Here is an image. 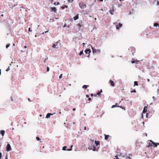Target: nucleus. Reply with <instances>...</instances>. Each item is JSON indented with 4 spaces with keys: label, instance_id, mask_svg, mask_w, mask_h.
I'll list each match as a JSON object with an SVG mask.
<instances>
[{
    "label": "nucleus",
    "instance_id": "nucleus-1",
    "mask_svg": "<svg viewBox=\"0 0 159 159\" xmlns=\"http://www.w3.org/2000/svg\"><path fill=\"white\" fill-rule=\"evenodd\" d=\"M79 6L81 9H84L86 8V5L83 2H81L79 4Z\"/></svg>",
    "mask_w": 159,
    "mask_h": 159
},
{
    "label": "nucleus",
    "instance_id": "nucleus-2",
    "mask_svg": "<svg viewBox=\"0 0 159 159\" xmlns=\"http://www.w3.org/2000/svg\"><path fill=\"white\" fill-rule=\"evenodd\" d=\"M150 142H151L152 143V144H149L150 146H153L155 147H156L157 146V145H159V143H154V142H153L151 140H150Z\"/></svg>",
    "mask_w": 159,
    "mask_h": 159
},
{
    "label": "nucleus",
    "instance_id": "nucleus-3",
    "mask_svg": "<svg viewBox=\"0 0 159 159\" xmlns=\"http://www.w3.org/2000/svg\"><path fill=\"white\" fill-rule=\"evenodd\" d=\"M58 43H60V42L59 41H58L55 43L53 45L52 47L53 48H58V47H57L58 45Z\"/></svg>",
    "mask_w": 159,
    "mask_h": 159
},
{
    "label": "nucleus",
    "instance_id": "nucleus-4",
    "mask_svg": "<svg viewBox=\"0 0 159 159\" xmlns=\"http://www.w3.org/2000/svg\"><path fill=\"white\" fill-rule=\"evenodd\" d=\"M120 155L123 157H126L125 159H131V158L129 156L126 157V156L125 155H122V154H120Z\"/></svg>",
    "mask_w": 159,
    "mask_h": 159
},
{
    "label": "nucleus",
    "instance_id": "nucleus-5",
    "mask_svg": "<svg viewBox=\"0 0 159 159\" xmlns=\"http://www.w3.org/2000/svg\"><path fill=\"white\" fill-rule=\"evenodd\" d=\"M84 52L86 54H87L89 52V54L91 52V51L90 49H87L85 50Z\"/></svg>",
    "mask_w": 159,
    "mask_h": 159
},
{
    "label": "nucleus",
    "instance_id": "nucleus-6",
    "mask_svg": "<svg viewBox=\"0 0 159 159\" xmlns=\"http://www.w3.org/2000/svg\"><path fill=\"white\" fill-rule=\"evenodd\" d=\"M53 114H51V113H48V114H47V115H46V118H49L50 117V116L51 115H53Z\"/></svg>",
    "mask_w": 159,
    "mask_h": 159
},
{
    "label": "nucleus",
    "instance_id": "nucleus-7",
    "mask_svg": "<svg viewBox=\"0 0 159 159\" xmlns=\"http://www.w3.org/2000/svg\"><path fill=\"white\" fill-rule=\"evenodd\" d=\"M91 48L92 50V52L93 53H94L96 52L97 51V49H94V48L92 46H91Z\"/></svg>",
    "mask_w": 159,
    "mask_h": 159
},
{
    "label": "nucleus",
    "instance_id": "nucleus-8",
    "mask_svg": "<svg viewBox=\"0 0 159 159\" xmlns=\"http://www.w3.org/2000/svg\"><path fill=\"white\" fill-rule=\"evenodd\" d=\"M5 131L4 130H2L0 131V134H1V135L3 136L5 134Z\"/></svg>",
    "mask_w": 159,
    "mask_h": 159
},
{
    "label": "nucleus",
    "instance_id": "nucleus-9",
    "mask_svg": "<svg viewBox=\"0 0 159 159\" xmlns=\"http://www.w3.org/2000/svg\"><path fill=\"white\" fill-rule=\"evenodd\" d=\"M79 18V14H77L76 16H75L74 17V19L75 20H76Z\"/></svg>",
    "mask_w": 159,
    "mask_h": 159
},
{
    "label": "nucleus",
    "instance_id": "nucleus-10",
    "mask_svg": "<svg viewBox=\"0 0 159 159\" xmlns=\"http://www.w3.org/2000/svg\"><path fill=\"white\" fill-rule=\"evenodd\" d=\"M51 11H54V12H56V8L55 7H51Z\"/></svg>",
    "mask_w": 159,
    "mask_h": 159
},
{
    "label": "nucleus",
    "instance_id": "nucleus-11",
    "mask_svg": "<svg viewBox=\"0 0 159 159\" xmlns=\"http://www.w3.org/2000/svg\"><path fill=\"white\" fill-rule=\"evenodd\" d=\"M110 82L111 83V85L112 86H114L115 84H114V82L113 81L111 80H110Z\"/></svg>",
    "mask_w": 159,
    "mask_h": 159
},
{
    "label": "nucleus",
    "instance_id": "nucleus-12",
    "mask_svg": "<svg viewBox=\"0 0 159 159\" xmlns=\"http://www.w3.org/2000/svg\"><path fill=\"white\" fill-rule=\"evenodd\" d=\"M6 149H11V147L10 144H8L7 147H6Z\"/></svg>",
    "mask_w": 159,
    "mask_h": 159
},
{
    "label": "nucleus",
    "instance_id": "nucleus-13",
    "mask_svg": "<svg viewBox=\"0 0 159 159\" xmlns=\"http://www.w3.org/2000/svg\"><path fill=\"white\" fill-rule=\"evenodd\" d=\"M146 109H147V107H145L143 108V113H145L146 112Z\"/></svg>",
    "mask_w": 159,
    "mask_h": 159
},
{
    "label": "nucleus",
    "instance_id": "nucleus-14",
    "mask_svg": "<svg viewBox=\"0 0 159 159\" xmlns=\"http://www.w3.org/2000/svg\"><path fill=\"white\" fill-rule=\"evenodd\" d=\"M114 11V9H111L110 11H109V12L110 13V14H111V15H113V12Z\"/></svg>",
    "mask_w": 159,
    "mask_h": 159
},
{
    "label": "nucleus",
    "instance_id": "nucleus-15",
    "mask_svg": "<svg viewBox=\"0 0 159 159\" xmlns=\"http://www.w3.org/2000/svg\"><path fill=\"white\" fill-rule=\"evenodd\" d=\"M95 142L96 146H98L100 142L99 141H95Z\"/></svg>",
    "mask_w": 159,
    "mask_h": 159
},
{
    "label": "nucleus",
    "instance_id": "nucleus-16",
    "mask_svg": "<svg viewBox=\"0 0 159 159\" xmlns=\"http://www.w3.org/2000/svg\"><path fill=\"white\" fill-rule=\"evenodd\" d=\"M154 26L155 27H157V26H159V25L157 23H155L154 24Z\"/></svg>",
    "mask_w": 159,
    "mask_h": 159
},
{
    "label": "nucleus",
    "instance_id": "nucleus-17",
    "mask_svg": "<svg viewBox=\"0 0 159 159\" xmlns=\"http://www.w3.org/2000/svg\"><path fill=\"white\" fill-rule=\"evenodd\" d=\"M109 135H106L105 137V140H107L108 139V137H109Z\"/></svg>",
    "mask_w": 159,
    "mask_h": 159
},
{
    "label": "nucleus",
    "instance_id": "nucleus-18",
    "mask_svg": "<svg viewBox=\"0 0 159 159\" xmlns=\"http://www.w3.org/2000/svg\"><path fill=\"white\" fill-rule=\"evenodd\" d=\"M36 139L38 141H40V143L41 142V139L39 138V137H36Z\"/></svg>",
    "mask_w": 159,
    "mask_h": 159
},
{
    "label": "nucleus",
    "instance_id": "nucleus-19",
    "mask_svg": "<svg viewBox=\"0 0 159 159\" xmlns=\"http://www.w3.org/2000/svg\"><path fill=\"white\" fill-rule=\"evenodd\" d=\"M65 7H66V8H67L68 7V6H67V5H65L64 6H62L61 7V8L62 9H64Z\"/></svg>",
    "mask_w": 159,
    "mask_h": 159
},
{
    "label": "nucleus",
    "instance_id": "nucleus-20",
    "mask_svg": "<svg viewBox=\"0 0 159 159\" xmlns=\"http://www.w3.org/2000/svg\"><path fill=\"white\" fill-rule=\"evenodd\" d=\"M88 85H84L82 87V88H84V89H86L87 87H88Z\"/></svg>",
    "mask_w": 159,
    "mask_h": 159
},
{
    "label": "nucleus",
    "instance_id": "nucleus-21",
    "mask_svg": "<svg viewBox=\"0 0 159 159\" xmlns=\"http://www.w3.org/2000/svg\"><path fill=\"white\" fill-rule=\"evenodd\" d=\"M134 85H138V82L136 81H135L134 82Z\"/></svg>",
    "mask_w": 159,
    "mask_h": 159
},
{
    "label": "nucleus",
    "instance_id": "nucleus-22",
    "mask_svg": "<svg viewBox=\"0 0 159 159\" xmlns=\"http://www.w3.org/2000/svg\"><path fill=\"white\" fill-rule=\"evenodd\" d=\"M74 0H68V2L69 3L72 2Z\"/></svg>",
    "mask_w": 159,
    "mask_h": 159
},
{
    "label": "nucleus",
    "instance_id": "nucleus-23",
    "mask_svg": "<svg viewBox=\"0 0 159 159\" xmlns=\"http://www.w3.org/2000/svg\"><path fill=\"white\" fill-rule=\"evenodd\" d=\"M83 53V51H80V52L79 55H81Z\"/></svg>",
    "mask_w": 159,
    "mask_h": 159
},
{
    "label": "nucleus",
    "instance_id": "nucleus-24",
    "mask_svg": "<svg viewBox=\"0 0 159 159\" xmlns=\"http://www.w3.org/2000/svg\"><path fill=\"white\" fill-rule=\"evenodd\" d=\"M117 103H116V104H115V105H112V106L111 107H112V108H114V107H116V105H117Z\"/></svg>",
    "mask_w": 159,
    "mask_h": 159
},
{
    "label": "nucleus",
    "instance_id": "nucleus-25",
    "mask_svg": "<svg viewBox=\"0 0 159 159\" xmlns=\"http://www.w3.org/2000/svg\"><path fill=\"white\" fill-rule=\"evenodd\" d=\"M10 46V44H7L6 46V48H7Z\"/></svg>",
    "mask_w": 159,
    "mask_h": 159
},
{
    "label": "nucleus",
    "instance_id": "nucleus-26",
    "mask_svg": "<svg viewBox=\"0 0 159 159\" xmlns=\"http://www.w3.org/2000/svg\"><path fill=\"white\" fill-rule=\"evenodd\" d=\"M115 158H114V159H119L118 158V157L117 156V155H116L115 157Z\"/></svg>",
    "mask_w": 159,
    "mask_h": 159
},
{
    "label": "nucleus",
    "instance_id": "nucleus-27",
    "mask_svg": "<svg viewBox=\"0 0 159 159\" xmlns=\"http://www.w3.org/2000/svg\"><path fill=\"white\" fill-rule=\"evenodd\" d=\"M10 70V68H9V66L8 67V68L6 70V71H8L9 70Z\"/></svg>",
    "mask_w": 159,
    "mask_h": 159
},
{
    "label": "nucleus",
    "instance_id": "nucleus-28",
    "mask_svg": "<svg viewBox=\"0 0 159 159\" xmlns=\"http://www.w3.org/2000/svg\"><path fill=\"white\" fill-rule=\"evenodd\" d=\"M62 74H61L59 76V79H61L62 77Z\"/></svg>",
    "mask_w": 159,
    "mask_h": 159
},
{
    "label": "nucleus",
    "instance_id": "nucleus-29",
    "mask_svg": "<svg viewBox=\"0 0 159 159\" xmlns=\"http://www.w3.org/2000/svg\"><path fill=\"white\" fill-rule=\"evenodd\" d=\"M116 28L117 29V30H118L119 29V27L118 25H116Z\"/></svg>",
    "mask_w": 159,
    "mask_h": 159
},
{
    "label": "nucleus",
    "instance_id": "nucleus-30",
    "mask_svg": "<svg viewBox=\"0 0 159 159\" xmlns=\"http://www.w3.org/2000/svg\"><path fill=\"white\" fill-rule=\"evenodd\" d=\"M136 91L135 90H133L131 91H130L131 93H133V92L136 93Z\"/></svg>",
    "mask_w": 159,
    "mask_h": 159
},
{
    "label": "nucleus",
    "instance_id": "nucleus-31",
    "mask_svg": "<svg viewBox=\"0 0 159 159\" xmlns=\"http://www.w3.org/2000/svg\"><path fill=\"white\" fill-rule=\"evenodd\" d=\"M77 26L79 27V28L81 26V25L80 24H77Z\"/></svg>",
    "mask_w": 159,
    "mask_h": 159
},
{
    "label": "nucleus",
    "instance_id": "nucleus-32",
    "mask_svg": "<svg viewBox=\"0 0 159 159\" xmlns=\"http://www.w3.org/2000/svg\"><path fill=\"white\" fill-rule=\"evenodd\" d=\"M47 70L48 72L49 70V68L48 67H47Z\"/></svg>",
    "mask_w": 159,
    "mask_h": 159
},
{
    "label": "nucleus",
    "instance_id": "nucleus-33",
    "mask_svg": "<svg viewBox=\"0 0 159 159\" xmlns=\"http://www.w3.org/2000/svg\"><path fill=\"white\" fill-rule=\"evenodd\" d=\"M67 148V147L66 146H64L63 147L62 149H66V148Z\"/></svg>",
    "mask_w": 159,
    "mask_h": 159
},
{
    "label": "nucleus",
    "instance_id": "nucleus-34",
    "mask_svg": "<svg viewBox=\"0 0 159 159\" xmlns=\"http://www.w3.org/2000/svg\"><path fill=\"white\" fill-rule=\"evenodd\" d=\"M48 59V58L47 57L45 59V60H44V63H45L46 62V61Z\"/></svg>",
    "mask_w": 159,
    "mask_h": 159
},
{
    "label": "nucleus",
    "instance_id": "nucleus-35",
    "mask_svg": "<svg viewBox=\"0 0 159 159\" xmlns=\"http://www.w3.org/2000/svg\"><path fill=\"white\" fill-rule=\"evenodd\" d=\"M119 25L120 27H121L122 26V24L120 23H119Z\"/></svg>",
    "mask_w": 159,
    "mask_h": 159
},
{
    "label": "nucleus",
    "instance_id": "nucleus-36",
    "mask_svg": "<svg viewBox=\"0 0 159 159\" xmlns=\"http://www.w3.org/2000/svg\"><path fill=\"white\" fill-rule=\"evenodd\" d=\"M2 153H0V159H1L2 157Z\"/></svg>",
    "mask_w": 159,
    "mask_h": 159
},
{
    "label": "nucleus",
    "instance_id": "nucleus-37",
    "mask_svg": "<svg viewBox=\"0 0 159 159\" xmlns=\"http://www.w3.org/2000/svg\"><path fill=\"white\" fill-rule=\"evenodd\" d=\"M28 31H30V32H31V31H32V30H30V28H29Z\"/></svg>",
    "mask_w": 159,
    "mask_h": 159
},
{
    "label": "nucleus",
    "instance_id": "nucleus-38",
    "mask_svg": "<svg viewBox=\"0 0 159 159\" xmlns=\"http://www.w3.org/2000/svg\"><path fill=\"white\" fill-rule=\"evenodd\" d=\"M135 62V61H131V63H134Z\"/></svg>",
    "mask_w": 159,
    "mask_h": 159
},
{
    "label": "nucleus",
    "instance_id": "nucleus-39",
    "mask_svg": "<svg viewBox=\"0 0 159 159\" xmlns=\"http://www.w3.org/2000/svg\"><path fill=\"white\" fill-rule=\"evenodd\" d=\"M100 94V92H98V93H97V95H99Z\"/></svg>",
    "mask_w": 159,
    "mask_h": 159
},
{
    "label": "nucleus",
    "instance_id": "nucleus-40",
    "mask_svg": "<svg viewBox=\"0 0 159 159\" xmlns=\"http://www.w3.org/2000/svg\"><path fill=\"white\" fill-rule=\"evenodd\" d=\"M73 146V145H72L70 146V149H72V148ZM69 149H70L69 148Z\"/></svg>",
    "mask_w": 159,
    "mask_h": 159
},
{
    "label": "nucleus",
    "instance_id": "nucleus-41",
    "mask_svg": "<svg viewBox=\"0 0 159 159\" xmlns=\"http://www.w3.org/2000/svg\"><path fill=\"white\" fill-rule=\"evenodd\" d=\"M91 98H88V100H89V101H90V100H91Z\"/></svg>",
    "mask_w": 159,
    "mask_h": 159
},
{
    "label": "nucleus",
    "instance_id": "nucleus-42",
    "mask_svg": "<svg viewBox=\"0 0 159 159\" xmlns=\"http://www.w3.org/2000/svg\"><path fill=\"white\" fill-rule=\"evenodd\" d=\"M93 149H95L96 147H95V146H94V145L93 146Z\"/></svg>",
    "mask_w": 159,
    "mask_h": 159
},
{
    "label": "nucleus",
    "instance_id": "nucleus-43",
    "mask_svg": "<svg viewBox=\"0 0 159 159\" xmlns=\"http://www.w3.org/2000/svg\"><path fill=\"white\" fill-rule=\"evenodd\" d=\"M66 24H65L64 25V26H63V27H66Z\"/></svg>",
    "mask_w": 159,
    "mask_h": 159
},
{
    "label": "nucleus",
    "instance_id": "nucleus-44",
    "mask_svg": "<svg viewBox=\"0 0 159 159\" xmlns=\"http://www.w3.org/2000/svg\"><path fill=\"white\" fill-rule=\"evenodd\" d=\"M75 110H76V109L75 108H74L73 109V111H75Z\"/></svg>",
    "mask_w": 159,
    "mask_h": 159
},
{
    "label": "nucleus",
    "instance_id": "nucleus-45",
    "mask_svg": "<svg viewBox=\"0 0 159 159\" xmlns=\"http://www.w3.org/2000/svg\"><path fill=\"white\" fill-rule=\"evenodd\" d=\"M100 49H99H99H97V51H98V52H100Z\"/></svg>",
    "mask_w": 159,
    "mask_h": 159
},
{
    "label": "nucleus",
    "instance_id": "nucleus-46",
    "mask_svg": "<svg viewBox=\"0 0 159 159\" xmlns=\"http://www.w3.org/2000/svg\"><path fill=\"white\" fill-rule=\"evenodd\" d=\"M86 97L87 98H88L89 97V95H86Z\"/></svg>",
    "mask_w": 159,
    "mask_h": 159
},
{
    "label": "nucleus",
    "instance_id": "nucleus-47",
    "mask_svg": "<svg viewBox=\"0 0 159 159\" xmlns=\"http://www.w3.org/2000/svg\"><path fill=\"white\" fill-rule=\"evenodd\" d=\"M152 98L153 99V100L154 101V100H155V97L154 96H153L152 97Z\"/></svg>",
    "mask_w": 159,
    "mask_h": 159
},
{
    "label": "nucleus",
    "instance_id": "nucleus-48",
    "mask_svg": "<svg viewBox=\"0 0 159 159\" xmlns=\"http://www.w3.org/2000/svg\"><path fill=\"white\" fill-rule=\"evenodd\" d=\"M84 129L85 130H86V127L85 126V127H84Z\"/></svg>",
    "mask_w": 159,
    "mask_h": 159
},
{
    "label": "nucleus",
    "instance_id": "nucleus-49",
    "mask_svg": "<svg viewBox=\"0 0 159 159\" xmlns=\"http://www.w3.org/2000/svg\"><path fill=\"white\" fill-rule=\"evenodd\" d=\"M24 48H27V46H24Z\"/></svg>",
    "mask_w": 159,
    "mask_h": 159
},
{
    "label": "nucleus",
    "instance_id": "nucleus-50",
    "mask_svg": "<svg viewBox=\"0 0 159 159\" xmlns=\"http://www.w3.org/2000/svg\"><path fill=\"white\" fill-rule=\"evenodd\" d=\"M157 5H159V2H157Z\"/></svg>",
    "mask_w": 159,
    "mask_h": 159
},
{
    "label": "nucleus",
    "instance_id": "nucleus-51",
    "mask_svg": "<svg viewBox=\"0 0 159 159\" xmlns=\"http://www.w3.org/2000/svg\"><path fill=\"white\" fill-rule=\"evenodd\" d=\"M48 32V31H45V32H44V33H47V32Z\"/></svg>",
    "mask_w": 159,
    "mask_h": 159
},
{
    "label": "nucleus",
    "instance_id": "nucleus-52",
    "mask_svg": "<svg viewBox=\"0 0 159 159\" xmlns=\"http://www.w3.org/2000/svg\"><path fill=\"white\" fill-rule=\"evenodd\" d=\"M147 81H148V82H149V81H150V80H149V79H147Z\"/></svg>",
    "mask_w": 159,
    "mask_h": 159
},
{
    "label": "nucleus",
    "instance_id": "nucleus-53",
    "mask_svg": "<svg viewBox=\"0 0 159 159\" xmlns=\"http://www.w3.org/2000/svg\"><path fill=\"white\" fill-rule=\"evenodd\" d=\"M21 51V52H24V51L23 50H21V51Z\"/></svg>",
    "mask_w": 159,
    "mask_h": 159
},
{
    "label": "nucleus",
    "instance_id": "nucleus-54",
    "mask_svg": "<svg viewBox=\"0 0 159 159\" xmlns=\"http://www.w3.org/2000/svg\"><path fill=\"white\" fill-rule=\"evenodd\" d=\"M11 150H6L7 152Z\"/></svg>",
    "mask_w": 159,
    "mask_h": 159
},
{
    "label": "nucleus",
    "instance_id": "nucleus-55",
    "mask_svg": "<svg viewBox=\"0 0 159 159\" xmlns=\"http://www.w3.org/2000/svg\"><path fill=\"white\" fill-rule=\"evenodd\" d=\"M83 46H84L85 45V43H83Z\"/></svg>",
    "mask_w": 159,
    "mask_h": 159
},
{
    "label": "nucleus",
    "instance_id": "nucleus-56",
    "mask_svg": "<svg viewBox=\"0 0 159 159\" xmlns=\"http://www.w3.org/2000/svg\"><path fill=\"white\" fill-rule=\"evenodd\" d=\"M145 135H146V136H147V134H146V133H145Z\"/></svg>",
    "mask_w": 159,
    "mask_h": 159
},
{
    "label": "nucleus",
    "instance_id": "nucleus-57",
    "mask_svg": "<svg viewBox=\"0 0 159 159\" xmlns=\"http://www.w3.org/2000/svg\"><path fill=\"white\" fill-rule=\"evenodd\" d=\"M11 100L12 101H13V98H12V97L11 98Z\"/></svg>",
    "mask_w": 159,
    "mask_h": 159
},
{
    "label": "nucleus",
    "instance_id": "nucleus-58",
    "mask_svg": "<svg viewBox=\"0 0 159 159\" xmlns=\"http://www.w3.org/2000/svg\"><path fill=\"white\" fill-rule=\"evenodd\" d=\"M93 94L92 93V94H91V96H93Z\"/></svg>",
    "mask_w": 159,
    "mask_h": 159
},
{
    "label": "nucleus",
    "instance_id": "nucleus-59",
    "mask_svg": "<svg viewBox=\"0 0 159 159\" xmlns=\"http://www.w3.org/2000/svg\"><path fill=\"white\" fill-rule=\"evenodd\" d=\"M142 118H143V114L142 115Z\"/></svg>",
    "mask_w": 159,
    "mask_h": 159
},
{
    "label": "nucleus",
    "instance_id": "nucleus-60",
    "mask_svg": "<svg viewBox=\"0 0 159 159\" xmlns=\"http://www.w3.org/2000/svg\"><path fill=\"white\" fill-rule=\"evenodd\" d=\"M102 90H100V93H102Z\"/></svg>",
    "mask_w": 159,
    "mask_h": 159
},
{
    "label": "nucleus",
    "instance_id": "nucleus-61",
    "mask_svg": "<svg viewBox=\"0 0 159 159\" xmlns=\"http://www.w3.org/2000/svg\"><path fill=\"white\" fill-rule=\"evenodd\" d=\"M1 16H3V14H2L1 15Z\"/></svg>",
    "mask_w": 159,
    "mask_h": 159
},
{
    "label": "nucleus",
    "instance_id": "nucleus-62",
    "mask_svg": "<svg viewBox=\"0 0 159 159\" xmlns=\"http://www.w3.org/2000/svg\"><path fill=\"white\" fill-rule=\"evenodd\" d=\"M44 33H45L44 32H43V33L42 34H44Z\"/></svg>",
    "mask_w": 159,
    "mask_h": 159
},
{
    "label": "nucleus",
    "instance_id": "nucleus-63",
    "mask_svg": "<svg viewBox=\"0 0 159 159\" xmlns=\"http://www.w3.org/2000/svg\"><path fill=\"white\" fill-rule=\"evenodd\" d=\"M55 19H58V18H56H56H55Z\"/></svg>",
    "mask_w": 159,
    "mask_h": 159
},
{
    "label": "nucleus",
    "instance_id": "nucleus-64",
    "mask_svg": "<svg viewBox=\"0 0 159 159\" xmlns=\"http://www.w3.org/2000/svg\"><path fill=\"white\" fill-rule=\"evenodd\" d=\"M5 159H7V157H6L5 158Z\"/></svg>",
    "mask_w": 159,
    "mask_h": 159
}]
</instances>
